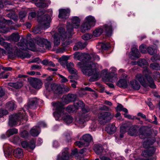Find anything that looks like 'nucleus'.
<instances>
[{"label":"nucleus","mask_w":160,"mask_h":160,"mask_svg":"<svg viewBox=\"0 0 160 160\" xmlns=\"http://www.w3.org/2000/svg\"><path fill=\"white\" fill-rule=\"evenodd\" d=\"M151 58V60L153 62L160 61V55L159 54H154Z\"/></svg>","instance_id":"obj_45"},{"label":"nucleus","mask_w":160,"mask_h":160,"mask_svg":"<svg viewBox=\"0 0 160 160\" xmlns=\"http://www.w3.org/2000/svg\"><path fill=\"white\" fill-rule=\"evenodd\" d=\"M81 109L83 113L85 114L89 112L90 110L89 106L87 105L85 106V104L84 106L82 107Z\"/></svg>","instance_id":"obj_48"},{"label":"nucleus","mask_w":160,"mask_h":160,"mask_svg":"<svg viewBox=\"0 0 160 160\" xmlns=\"http://www.w3.org/2000/svg\"><path fill=\"white\" fill-rule=\"evenodd\" d=\"M26 114L22 112H19L15 115H11L9 117L8 122L9 125L11 127H13L16 125L18 121H22L23 119L25 120Z\"/></svg>","instance_id":"obj_8"},{"label":"nucleus","mask_w":160,"mask_h":160,"mask_svg":"<svg viewBox=\"0 0 160 160\" xmlns=\"http://www.w3.org/2000/svg\"><path fill=\"white\" fill-rule=\"evenodd\" d=\"M51 2L50 0H47L44 2H38L35 3V5L38 7L41 8H46L50 4Z\"/></svg>","instance_id":"obj_23"},{"label":"nucleus","mask_w":160,"mask_h":160,"mask_svg":"<svg viewBox=\"0 0 160 160\" xmlns=\"http://www.w3.org/2000/svg\"><path fill=\"white\" fill-rule=\"evenodd\" d=\"M7 16L11 19L15 20V18L16 16V14L14 12L12 11L8 13Z\"/></svg>","instance_id":"obj_52"},{"label":"nucleus","mask_w":160,"mask_h":160,"mask_svg":"<svg viewBox=\"0 0 160 160\" xmlns=\"http://www.w3.org/2000/svg\"><path fill=\"white\" fill-rule=\"evenodd\" d=\"M52 103L53 106L55 108L53 115L56 120H58L63 115L65 108L62 103L60 102H53Z\"/></svg>","instance_id":"obj_9"},{"label":"nucleus","mask_w":160,"mask_h":160,"mask_svg":"<svg viewBox=\"0 0 160 160\" xmlns=\"http://www.w3.org/2000/svg\"><path fill=\"white\" fill-rule=\"evenodd\" d=\"M14 156L18 158H21L23 156V151L22 149L17 148L14 149L12 152Z\"/></svg>","instance_id":"obj_28"},{"label":"nucleus","mask_w":160,"mask_h":160,"mask_svg":"<svg viewBox=\"0 0 160 160\" xmlns=\"http://www.w3.org/2000/svg\"><path fill=\"white\" fill-rule=\"evenodd\" d=\"M51 87L54 95L53 98H58L59 95L62 94V87L61 85L54 83L51 84Z\"/></svg>","instance_id":"obj_10"},{"label":"nucleus","mask_w":160,"mask_h":160,"mask_svg":"<svg viewBox=\"0 0 160 160\" xmlns=\"http://www.w3.org/2000/svg\"><path fill=\"white\" fill-rule=\"evenodd\" d=\"M69 58L66 56H63L59 59V61H65L68 62L67 61L68 59Z\"/></svg>","instance_id":"obj_64"},{"label":"nucleus","mask_w":160,"mask_h":160,"mask_svg":"<svg viewBox=\"0 0 160 160\" xmlns=\"http://www.w3.org/2000/svg\"><path fill=\"white\" fill-rule=\"evenodd\" d=\"M140 53L138 49L136 48L133 47L131 49L130 58L132 60H135L139 57Z\"/></svg>","instance_id":"obj_21"},{"label":"nucleus","mask_w":160,"mask_h":160,"mask_svg":"<svg viewBox=\"0 0 160 160\" xmlns=\"http://www.w3.org/2000/svg\"><path fill=\"white\" fill-rule=\"evenodd\" d=\"M20 143L22 148H29L33 150L36 147V142L33 140H31L29 142L25 140L22 141Z\"/></svg>","instance_id":"obj_13"},{"label":"nucleus","mask_w":160,"mask_h":160,"mask_svg":"<svg viewBox=\"0 0 160 160\" xmlns=\"http://www.w3.org/2000/svg\"><path fill=\"white\" fill-rule=\"evenodd\" d=\"M38 127L36 126L35 128H33L30 130V133L31 135L33 137L37 136L39 134V132L38 131Z\"/></svg>","instance_id":"obj_42"},{"label":"nucleus","mask_w":160,"mask_h":160,"mask_svg":"<svg viewBox=\"0 0 160 160\" xmlns=\"http://www.w3.org/2000/svg\"><path fill=\"white\" fill-rule=\"evenodd\" d=\"M147 50L148 54L151 55H152L157 52V49L153 46L152 47H148Z\"/></svg>","instance_id":"obj_40"},{"label":"nucleus","mask_w":160,"mask_h":160,"mask_svg":"<svg viewBox=\"0 0 160 160\" xmlns=\"http://www.w3.org/2000/svg\"><path fill=\"white\" fill-rule=\"evenodd\" d=\"M85 22L81 25V30L82 32L85 33L89 30L92 27L95 26L96 21L95 18L89 15L85 18Z\"/></svg>","instance_id":"obj_6"},{"label":"nucleus","mask_w":160,"mask_h":160,"mask_svg":"<svg viewBox=\"0 0 160 160\" xmlns=\"http://www.w3.org/2000/svg\"><path fill=\"white\" fill-rule=\"evenodd\" d=\"M20 134L21 137L23 138H27L28 137V132L26 130H23L20 132Z\"/></svg>","instance_id":"obj_50"},{"label":"nucleus","mask_w":160,"mask_h":160,"mask_svg":"<svg viewBox=\"0 0 160 160\" xmlns=\"http://www.w3.org/2000/svg\"><path fill=\"white\" fill-rule=\"evenodd\" d=\"M138 132L143 137V138H146L151 135V133L147 131L145 126H142L138 129Z\"/></svg>","instance_id":"obj_22"},{"label":"nucleus","mask_w":160,"mask_h":160,"mask_svg":"<svg viewBox=\"0 0 160 160\" xmlns=\"http://www.w3.org/2000/svg\"><path fill=\"white\" fill-rule=\"evenodd\" d=\"M15 102L13 101H10L6 103L7 108L9 110L12 111L16 108Z\"/></svg>","instance_id":"obj_37"},{"label":"nucleus","mask_w":160,"mask_h":160,"mask_svg":"<svg viewBox=\"0 0 160 160\" xmlns=\"http://www.w3.org/2000/svg\"><path fill=\"white\" fill-rule=\"evenodd\" d=\"M108 70L107 69H104L101 71V73H105V78H106L107 81H109L111 80L113 78H117V74H116L114 72H107Z\"/></svg>","instance_id":"obj_17"},{"label":"nucleus","mask_w":160,"mask_h":160,"mask_svg":"<svg viewBox=\"0 0 160 160\" xmlns=\"http://www.w3.org/2000/svg\"><path fill=\"white\" fill-rule=\"evenodd\" d=\"M130 84L132 88L134 90H138L140 88V85L136 80H132L130 81Z\"/></svg>","instance_id":"obj_31"},{"label":"nucleus","mask_w":160,"mask_h":160,"mask_svg":"<svg viewBox=\"0 0 160 160\" xmlns=\"http://www.w3.org/2000/svg\"><path fill=\"white\" fill-rule=\"evenodd\" d=\"M51 18L48 14L44 15L40 18H39V23H42L48 21H50Z\"/></svg>","instance_id":"obj_34"},{"label":"nucleus","mask_w":160,"mask_h":160,"mask_svg":"<svg viewBox=\"0 0 160 160\" xmlns=\"http://www.w3.org/2000/svg\"><path fill=\"white\" fill-rule=\"evenodd\" d=\"M0 20V32L5 33L9 31L8 28L6 26V24L8 23V21L4 19L1 22Z\"/></svg>","instance_id":"obj_20"},{"label":"nucleus","mask_w":160,"mask_h":160,"mask_svg":"<svg viewBox=\"0 0 160 160\" xmlns=\"http://www.w3.org/2000/svg\"><path fill=\"white\" fill-rule=\"evenodd\" d=\"M37 43L40 47L45 48L46 49H50L51 47L50 42L43 38L38 39L37 41Z\"/></svg>","instance_id":"obj_11"},{"label":"nucleus","mask_w":160,"mask_h":160,"mask_svg":"<svg viewBox=\"0 0 160 160\" xmlns=\"http://www.w3.org/2000/svg\"><path fill=\"white\" fill-rule=\"evenodd\" d=\"M93 150L97 154L100 155L103 152L104 148L101 144H98L94 145Z\"/></svg>","instance_id":"obj_25"},{"label":"nucleus","mask_w":160,"mask_h":160,"mask_svg":"<svg viewBox=\"0 0 160 160\" xmlns=\"http://www.w3.org/2000/svg\"><path fill=\"white\" fill-rule=\"evenodd\" d=\"M37 12L38 20V21L39 18H40V17H41L44 15V14L45 13V10L39 9Z\"/></svg>","instance_id":"obj_51"},{"label":"nucleus","mask_w":160,"mask_h":160,"mask_svg":"<svg viewBox=\"0 0 160 160\" xmlns=\"http://www.w3.org/2000/svg\"><path fill=\"white\" fill-rule=\"evenodd\" d=\"M81 139L83 141L85 145V147H88L91 141H93V138L90 134H87L83 135L81 137Z\"/></svg>","instance_id":"obj_19"},{"label":"nucleus","mask_w":160,"mask_h":160,"mask_svg":"<svg viewBox=\"0 0 160 160\" xmlns=\"http://www.w3.org/2000/svg\"><path fill=\"white\" fill-rule=\"evenodd\" d=\"M98 46H100V48L102 50H108L109 48V46L107 43H104L103 42H102V43L100 44V45Z\"/></svg>","instance_id":"obj_47"},{"label":"nucleus","mask_w":160,"mask_h":160,"mask_svg":"<svg viewBox=\"0 0 160 160\" xmlns=\"http://www.w3.org/2000/svg\"><path fill=\"white\" fill-rule=\"evenodd\" d=\"M92 38V35L89 33H86L82 36V39L85 41L89 40Z\"/></svg>","instance_id":"obj_49"},{"label":"nucleus","mask_w":160,"mask_h":160,"mask_svg":"<svg viewBox=\"0 0 160 160\" xmlns=\"http://www.w3.org/2000/svg\"><path fill=\"white\" fill-rule=\"evenodd\" d=\"M112 25H108L107 24H104L97 28L93 31V34L96 37L99 36L102 34L105 35L106 37H109L112 36Z\"/></svg>","instance_id":"obj_3"},{"label":"nucleus","mask_w":160,"mask_h":160,"mask_svg":"<svg viewBox=\"0 0 160 160\" xmlns=\"http://www.w3.org/2000/svg\"><path fill=\"white\" fill-rule=\"evenodd\" d=\"M116 129L115 125L112 124H109L105 128V131L110 134H113L115 132Z\"/></svg>","instance_id":"obj_26"},{"label":"nucleus","mask_w":160,"mask_h":160,"mask_svg":"<svg viewBox=\"0 0 160 160\" xmlns=\"http://www.w3.org/2000/svg\"><path fill=\"white\" fill-rule=\"evenodd\" d=\"M18 130L15 128H10L8 129L6 132V133L8 137H9L11 136L14 134L18 133Z\"/></svg>","instance_id":"obj_41"},{"label":"nucleus","mask_w":160,"mask_h":160,"mask_svg":"<svg viewBox=\"0 0 160 160\" xmlns=\"http://www.w3.org/2000/svg\"><path fill=\"white\" fill-rule=\"evenodd\" d=\"M136 78L144 88H147L148 87V83L146 82L144 75L137 74L136 76Z\"/></svg>","instance_id":"obj_18"},{"label":"nucleus","mask_w":160,"mask_h":160,"mask_svg":"<svg viewBox=\"0 0 160 160\" xmlns=\"http://www.w3.org/2000/svg\"><path fill=\"white\" fill-rule=\"evenodd\" d=\"M27 44L26 46L28 45V44H29L30 47L31 48H33L35 47V44L33 40L32 39H31L30 40H28V41H27Z\"/></svg>","instance_id":"obj_58"},{"label":"nucleus","mask_w":160,"mask_h":160,"mask_svg":"<svg viewBox=\"0 0 160 160\" xmlns=\"http://www.w3.org/2000/svg\"><path fill=\"white\" fill-rule=\"evenodd\" d=\"M139 126L138 125H135L131 127L129 129V133L131 136L136 135L138 133L137 128Z\"/></svg>","instance_id":"obj_39"},{"label":"nucleus","mask_w":160,"mask_h":160,"mask_svg":"<svg viewBox=\"0 0 160 160\" xmlns=\"http://www.w3.org/2000/svg\"><path fill=\"white\" fill-rule=\"evenodd\" d=\"M75 143L76 145L80 148L82 146H85V144L84 142H83L82 141H77L75 142Z\"/></svg>","instance_id":"obj_62"},{"label":"nucleus","mask_w":160,"mask_h":160,"mask_svg":"<svg viewBox=\"0 0 160 160\" xmlns=\"http://www.w3.org/2000/svg\"><path fill=\"white\" fill-rule=\"evenodd\" d=\"M28 76L27 75L19 74L18 77L19 78H22L23 81H26L27 78L28 82H29L32 86L37 90L41 88L42 85L41 80L37 78L30 77L27 78Z\"/></svg>","instance_id":"obj_4"},{"label":"nucleus","mask_w":160,"mask_h":160,"mask_svg":"<svg viewBox=\"0 0 160 160\" xmlns=\"http://www.w3.org/2000/svg\"><path fill=\"white\" fill-rule=\"evenodd\" d=\"M50 82H47L45 83L44 85L46 88V90L44 92V94H45L46 97L47 98H49L50 94L51 91V88H50Z\"/></svg>","instance_id":"obj_30"},{"label":"nucleus","mask_w":160,"mask_h":160,"mask_svg":"<svg viewBox=\"0 0 160 160\" xmlns=\"http://www.w3.org/2000/svg\"><path fill=\"white\" fill-rule=\"evenodd\" d=\"M20 38V36L18 33H12L8 37V40L15 42H18Z\"/></svg>","instance_id":"obj_33"},{"label":"nucleus","mask_w":160,"mask_h":160,"mask_svg":"<svg viewBox=\"0 0 160 160\" xmlns=\"http://www.w3.org/2000/svg\"><path fill=\"white\" fill-rule=\"evenodd\" d=\"M8 85L16 89L20 88L22 86V83L21 82H9L8 83Z\"/></svg>","instance_id":"obj_35"},{"label":"nucleus","mask_w":160,"mask_h":160,"mask_svg":"<svg viewBox=\"0 0 160 160\" xmlns=\"http://www.w3.org/2000/svg\"><path fill=\"white\" fill-rule=\"evenodd\" d=\"M13 141L17 143H20L22 140V139L18 136H15L14 137Z\"/></svg>","instance_id":"obj_59"},{"label":"nucleus","mask_w":160,"mask_h":160,"mask_svg":"<svg viewBox=\"0 0 160 160\" xmlns=\"http://www.w3.org/2000/svg\"><path fill=\"white\" fill-rule=\"evenodd\" d=\"M58 76L62 78L61 82L62 83H65L68 82V80L63 75L58 73Z\"/></svg>","instance_id":"obj_60"},{"label":"nucleus","mask_w":160,"mask_h":160,"mask_svg":"<svg viewBox=\"0 0 160 160\" xmlns=\"http://www.w3.org/2000/svg\"><path fill=\"white\" fill-rule=\"evenodd\" d=\"M149 67L153 70H158L160 69V66L158 63H151Z\"/></svg>","instance_id":"obj_46"},{"label":"nucleus","mask_w":160,"mask_h":160,"mask_svg":"<svg viewBox=\"0 0 160 160\" xmlns=\"http://www.w3.org/2000/svg\"><path fill=\"white\" fill-rule=\"evenodd\" d=\"M137 116L141 117L142 118L144 119L146 121L151 122V120L147 118L146 115L143 114L142 113L140 112L138 113Z\"/></svg>","instance_id":"obj_56"},{"label":"nucleus","mask_w":160,"mask_h":160,"mask_svg":"<svg viewBox=\"0 0 160 160\" xmlns=\"http://www.w3.org/2000/svg\"><path fill=\"white\" fill-rule=\"evenodd\" d=\"M147 62L144 59L140 60L138 61V63L139 66H143L146 65Z\"/></svg>","instance_id":"obj_57"},{"label":"nucleus","mask_w":160,"mask_h":160,"mask_svg":"<svg viewBox=\"0 0 160 160\" xmlns=\"http://www.w3.org/2000/svg\"><path fill=\"white\" fill-rule=\"evenodd\" d=\"M155 142V139L150 138L143 142V147L145 148L149 149L150 148V146L153 145Z\"/></svg>","instance_id":"obj_24"},{"label":"nucleus","mask_w":160,"mask_h":160,"mask_svg":"<svg viewBox=\"0 0 160 160\" xmlns=\"http://www.w3.org/2000/svg\"><path fill=\"white\" fill-rule=\"evenodd\" d=\"M148 149L144 150L142 153V156L143 157L147 158L150 157Z\"/></svg>","instance_id":"obj_61"},{"label":"nucleus","mask_w":160,"mask_h":160,"mask_svg":"<svg viewBox=\"0 0 160 160\" xmlns=\"http://www.w3.org/2000/svg\"><path fill=\"white\" fill-rule=\"evenodd\" d=\"M84 105L85 104L83 102L81 101H78L73 103L74 107L77 110L79 108H80L81 109L83 106H84Z\"/></svg>","instance_id":"obj_43"},{"label":"nucleus","mask_w":160,"mask_h":160,"mask_svg":"<svg viewBox=\"0 0 160 160\" xmlns=\"http://www.w3.org/2000/svg\"><path fill=\"white\" fill-rule=\"evenodd\" d=\"M117 85L120 88H127L128 85L127 80L125 79H120L117 82Z\"/></svg>","instance_id":"obj_29"},{"label":"nucleus","mask_w":160,"mask_h":160,"mask_svg":"<svg viewBox=\"0 0 160 160\" xmlns=\"http://www.w3.org/2000/svg\"><path fill=\"white\" fill-rule=\"evenodd\" d=\"M58 32V33L56 32L53 35V43L55 47H57L60 44V39L64 41L67 38L66 33L64 28L59 27Z\"/></svg>","instance_id":"obj_5"},{"label":"nucleus","mask_w":160,"mask_h":160,"mask_svg":"<svg viewBox=\"0 0 160 160\" xmlns=\"http://www.w3.org/2000/svg\"><path fill=\"white\" fill-rule=\"evenodd\" d=\"M81 21V20L77 16H74L72 17V22L74 26H75L78 28L79 26L80 23Z\"/></svg>","instance_id":"obj_38"},{"label":"nucleus","mask_w":160,"mask_h":160,"mask_svg":"<svg viewBox=\"0 0 160 160\" xmlns=\"http://www.w3.org/2000/svg\"><path fill=\"white\" fill-rule=\"evenodd\" d=\"M91 56L86 53H80L76 52L74 54V58L81 61L84 64L82 67V71L85 75L91 76L89 81L93 82L97 81L99 78V72L97 68L96 64L93 62L90 61L93 58V60H100L99 56L95 54H91Z\"/></svg>","instance_id":"obj_1"},{"label":"nucleus","mask_w":160,"mask_h":160,"mask_svg":"<svg viewBox=\"0 0 160 160\" xmlns=\"http://www.w3.org/2000/svg\"><path fill=\"white\" fill-rule=\"evenodd\" d=\"M38 127L39 128V127H43V128H46L47 127L46 124L43 121H40L38 122Z\"/></svg>","instance_id":"obj_63"},{"label":"nucleus","mask_w":160,"mask_h":160,"mask_svg":"<svg viewBox=\"0 0 160 160\" xmlns=\"http://www.w3.org/2000/svg\"><path fill=\"white\" fill-rule=\"evenodd\" d=\"M27 12L25 11H22L19 13V17L20 18L22 19L26 16Z\"/></svg>","instance_id":"obj_55"},{"label":"nucleus","mask_w":160,"mask_h":160,"mask_svg":"<svg viewBox=\"0 0 160 160\" xmlns=\"http://www.w3.org/2000/svg\"><path fill=\"white\" fill-rule=\"evenodd\" d=\"M100 124L104 125L109 122L113 118V115L109 112L101 111L98 115Z\"/></svg>","instance_id":"obj_7"},{"label":"nucleus","mask_w":160,"mask_h":160,"mask_svg":"<svg viewBox=\"0 0 160 160\" xmlns=\"http://www.w3.org/2000/svg\"><path fill=\"white\" fill-rule=\"evenodd\" d=\"M69 158V154L67 151L63 152L62 155L58 154L57 160H68Z\"/></svg>","instance_id":"obj_27"},{"label":"nucleus","mask_w":160,"mask_h":160,"mask_svg":"<svg viewBox=\"0 0 160 160\" xmlns=\"http://www.w3.org/2000/svg\"><path fill=\"white\" fill-rule=\"evenodd\" d=\"M0 44L3 46L6 51L8 52V53L9 54V56L10 58H13L15 57H17L22 59L26 58H29L31 56L29 53L27 52L22 51L19 48H17L15 49L14 52L12 51V48L10 43H9L4 41V39L1 43Z\"/></svg>","instance_id":"obj_2"},{"label":"nucleus","mask_w":160,"mask_h":160,"mask_svg":"<svg viewBox=\"0 0 160 160\" xmlns=\"http://www.w3.org/2000/svg\"><path fill=\"white\" fill-rule=\"evenodd\" d=\"M64 136L65 138V141L69 143L72 142V139L69 133H65Z\"/></svg>","instance_id":"obj_53"},{"label":"nucleus","mask_w":160,"mask_h":160,"mask_svg":"<svg viewBox=\"0 0 160 160\" xmlns=\"http://www.w3.org/2000/svg\"><path fill=\"white\" fill-rule=\"evenodd\" d=\"M153 78L154 79L160 82V73L159 72H156L153 75Z\"/></svg>","instance_id":"obj_54"},{"label":"nucleus","mask_w":160,"mask_h":160,"mask_svg":"<svg viewBox=\"0 0 160 160\" xmlns=\"http://www.w3.org/2000/svg\"><path fill=\"white\" fill-rule=\"evenodd\" d=\"M62 118L64 122H65L67 124H69L72 123L73 120V117L68 114L63 115Z\"/></svg>","instance_id":"obj_32"},{"label":"nucleus","mask_w":160,"mask_h":160,"mask_svg":"<svg viewBox=\"0 0 160 160\" xmlns=\"http://www.w3.org/2000/svg\"><path fill=\"white\" fill-rule=\"evenodd\" d=\"M144 77L148 83V86H149L151 88H156V86L154 82V79L150 75L146 73L144 74Z\"/></svg>","instance_id":"obj_16"},{"label":"nucleus","mask_w":160,"mask_h":160,"mask_svg":"<svg viewBox=\"0 0 160 160\" xmlns=\"http://www.w3.org/2000/svg\"><path fill=\"white\" fill-rule=\"evenodd\" d=\"M38 105V100L36 98H34L30 99L28 103L26 106L25 105V108L28 109H35Z\"/></svg>","instance_id":"obj_14"},{"label":"nucleus","mask_w":160,"mask_h":160,"mask_svg":"<svg viewBox=\"0 0 160 160\" xmlns=\"http://www.w3.org/2000/svg\"><path fill=\"white\" fill-rule=\"evenodd\" d=\"M70 9L61 8L59 10L58 18L59 19H68L70 14Z\"/></svg>","instance_id":"obj_12"},{"label":"nucleus","mask_w":160,"mask_h":160,"mask_svg":"<svg viewBox=\"0 0 160 160\" xmlns=\"http://www.w3.org/2000/svg\"><path fill=\"white\" fill-rule=\"evenodd\" d=\"M65 32L67 34H68V38H71L72 36V32H73V28L72 25L70 24L67 26V31Z\"/></svg>","instance_id":"obj_36"},{"label":"nucleus","mask_w":160,"mask_h":160,"mask_svg":"<svg viewBox=\"0 0 160 160\" xmlns=\"http://www.w3.org/2000/svg\"><path fill=\"white\" fill-rule=\"evenodd\" d=\"M77 98L76 94L71 93H68L67 95H64L63 97L64 102L67 104L74 102L76 100Z\"/></svg>","instance_id":"obj_15"},{"label":"nucleus","mask_w":160,"mask_h":160,"mask_svg":"<svg viewBox=\"0 0 160 160\" xmlns=\"http://www.w3.org/2000/svg\"><path fill=\"white\" fill-rule=\"evenodd\" d=\"M3 151L6 157H7V155L9 156L12 154V150L10 147H7L4 149Z\"/></svg>","instance_id":"obj_44"}]
</instances>
